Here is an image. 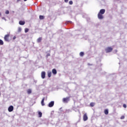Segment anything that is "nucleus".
Returning <instances> with one entry per match:
<instances>
[{"label":"nucleus","instance_id":"4","mask_svg":"<svg viewBox=\"0 0 127 127\" xmlns=\"http://www.w3.org/2000/svg\"><path fill=\"white\" fill-rule=\"evenodd\" d=\"M83 120L84 122H86V121L88 120V115H87V113L84 114L83 116Z\"/></svg>","mask_w":127,"mask_h":127},{"label":"nucleus","instance_id":"2","mask_svg":"<svg viewBox=\"0 0 127 127\" xmlns=\"http://www.w3.org/2000/svg\"><path fill=\"white\" fill-rule=\"evenodd\" d=\"M69 101H70V97H66L65 98H64L63 99V103H68V102H69Z\"/></svg>","mask_w":127,"mask_h":127},{"label":"nucleus","instance_id":"22","mask_svg":"<svg viewBox=\"0 0 127 127\" xmlns=\"http://www.w3.org/2000/svg\"><path fill=\"white\" fill-rule=\"evenodd\" d=\"M5 13L6 14H9V11H8V10H6Z\"/></svg>","mask_w":127,"mask_h":127},{"label":"nucleus","instance_id":"21","mask_svg":"<svg viewBox=\"0 0 127 127\" xmlns=\"http://www.w3.org/2000/svg\"><path fill=\"white\" fill-rule=\"evenodd\" d=\"M28 94H31V89H28L27 91Z\"/></svg>","mask_w":127,"mask_h":127},{"label":"nucleus","instance_id":"5","mask_svg":"<svg viewBox=\"0 0 127 127\" xmlns=\"http://www.w3.org/2000/svg\"><path fill=\"white\" fill-rule=\"evenodd\" d=\"M53 106H54V101H51L49 103L48 107H49V108H52Z\"/></svg>","mask_w":127,"mask_h":127},{"label":"nucleus","instance_id":"19","mask_svg":"<svg viewBox=\"0 0 127 127\" xmlns=\"http://www.w3.org/2000/svg\"><path fill=\"white\" fill-rule=\"evenodd\" d=\"M90 106L91 107H94V106H95V103L91 102V103L90 104Z\"/></svg>","mask_w":127,"mask_h":127},{"label":"nucleus","instance_id":"32","mask_svg":"<svg viewBox=\"0 0 127 127\" xmlns=\"http://www.w3.org/2000/svg\"><path fill=\"white\" fill-rule=\"evenodd\" d=\"M21 0H17V2H19V1H20Z\"/></svg>","mask_w":127,"mask_h":127},{"label":"nucleus","instance_id":"30","mask_svg":"<svg viewBox=\"0 0 127 127\" xmlns=\"http://www.w3.org/2000/svg\"><path fill=\"white\" fill-rule=\"evenodd\" d=\"M16 37L14 36V37H13V40H14V39H16Z\"/></svg>","mask_w":127,"mask_h":127},{"label":"nucleus","instance_id":"20","mask_svg":"<svg viewBox=\"0 0 127 127\" xmlns=\"http://www.w3.org/2000/svg\"><path fill=\"white\" fill-rule=\"evenodd\" d=\"M29 29L27 28H25V33H27V32L29 31Z\"/></svg>","mask_w":127,"mask_h":127},{"label":"nucleus","instance_id":"34","mask_svg":"<svg viewBox=\"0 0 127 127\" xmlns=\"http://www.w3.org/2000/svg\"><path fill=\"white\" fill-rule=\"evenodd\" d=\"M27 0H24V1H26Z\"/></svg>","mask_w":127,"mask_h":127},{"label":"nucleus","instance_id":"6","mask_svg":"<svg viewBox=\"0 0 127 127\" xmlns=\"http://www.w3.org/2000/svg\"><path fill=\"white\" fill-rule=\"evenodd\" d=\"M45 75H46V73L45 72V71H42L41 73V77L42 79L45 78Z\"/></svg>","mask_w":127,"mask_h":127},{"label":"nucleus","instance_id":"26","mask_svg":"<svg viewBox=\"0 0 127 127\" xmlns=\"http://www.w3.org/2000/svg\"><path fill=\"white\" fill-rule=\"evenodd\" d=\"M123 107H124V108H127V105L124 104Z\"/></svg>","mask_w":127,"mask_h":127},{"label":"nucleus","instance_id":"28","mask_svg":"<svg viewBox=\"0 0 127 127\" xmlns=\"http://www.w3.org/2000/svg\"><path fill=\"white\" fill-rule=\"evenodd\" d=\"M2 19H4V20H6V19H5V17H2Z\"/></svg>","mask_w":127,"mask_h":127},{"label":"nucleus","instance_id":"16","mask_svg":"<svg viewBox=\"0 0 127 127\" xmlns=\"http://www.w3.org/2000/svg\"><path fill=\"white\" fill-rule=\"evenodd\" d=\"M39 118H41L42 117V113L41 112H38Z\"/></svg>","mask_w":127,"mask_h":127},{"label":"nucleus","instance_id":"7","mask_svg":"<svg viewBox=\"0 0 127 127\" xmlns=\"http://www.w3.org/2000/svg\"><path fill=\"white\" fill-rule=\"evenodd\" d=\"M8 111L9 112H12V111H13V106H9L8 108Z\"/></svg>","mask_w":127,"mask_h":127},{"label":"nucleus","instance_id":"3","mask_svg":"<svg viewBox=\"0 0 127 127\" xmlns=\"http://www.w3.org/2000/svg\"><path fill=\"white\" fill-rule=\"evenodd\" d=\"M105 51L106 53H110V52H112V51H113V48L111 47H108L105 49Z\"/></svg>","mask_w":127,"mask_h":127},{"label":"nucleus","instance_id":"24","mask_svg":"<svg viewBox=\"0 0 127 127\" xmlns=\"http://www.w3.org/2000/svg\"><path fill=\"white\" fill-rule=\"evenodd\" d=\"M18 32H20L21 31V28L20 27L18 28Z\"/></svg>","mask_w":127,"mask_h":127},{"label":"nucleus","instance_id":"31","mask_svg":"<svg viewBox=\"0 0 127 127\" xmlns=\"http://www.w3.org/2000/svg\"><path fill=\"white\" fill-rule=\"evenodd\" d=\"M68 22H69V23H72V21H68L67 22V23H68Z\"/></svg>","mask_w":127,"mask_h":127},{"label":"nucleus","instance_id":"33","mask_svg":"<svg viewBox=\"0 0 127 127\" xmlns=\"http://www.w3.org/2000/svg\"><path fill=\"white\" fill-rule=\"evenodd\" d=\"M88 65L89 66H90V65H92V64H88Z\"/></svg>","mask_w":127,"mask_h":127},{"label":"nucleus","instance_id":"10","mask_svg":"<svg viewBox=\"0 0 127 127\" xmlns=\"http://www.w3.org/2000/svg\"><path fill=\"white\" fill-rule=\"evenodd\" d=\"M52 73L53 74H54V75H56V74H57V70H56V69L55 68L53 69Z\"/></svg>","mask_w":127,"mask_h":127},{"label":"nucleus","instance_id":"18","mask_svg":"<svg viewBox=\"0 0 127 127\" xmlns=\"http://www.w3.org/2000/svg\"><path fill=\"white\" fill-rule=\"evenodd\" d=\"M0 45H3V41L1 39H0Z\"/></svg>","mask_w":127,"mask_h":127},{"label":"nucleus","instance_id":"8","mask_svg":"<svg viewBox=\"0 0 127 127\" xmlns=\"http://www.w3.org/2000/svg\"><path fill=\"white\" fill-rule=\"evenodd\" d=\"M9 37V35H8V34L5 35V36L4 37V39L5 41H8V37Z\"/></svg>","mask_w":127,"mask_h":127},{"label":"nucleus","instance_id":"25","mask_svg":"<svg viewBox=\"0 0 127 127\" xmlns=\"http://www.w3.org/2000/svg\"><path fill=\"white\" fill-rule=\"evenodd\" d=\"M125 119V116H122L121 117V120H124Z\"/></svg>","mask_w":127,"mask_h":127},{"label":"nucleus","instance_id":"11","mask_svg":"<svg viewBox=\"0 0 127 127\" xmlns=\"http://www.w3.org/2000/svg\"><path fill=\"white\" fill-rule=\"evenodd\" d=\"M44 100H45V98H43L41 101V104L42 106H45V104H44Z\"/></svg>","mask_w":127,"mask_h":127},{"label":"nucleus","instance_id":"13","mask_svg":"<svg viewBox=\"0 0 127 127\" xmlns=\"http://www.w3.org/2000/svg\"><path fill=\"white\" fill-rule=\"evenodd\" d=\"M104 114H105V115H109V110L105 109L104 110Z\"/></svg>","mask_w":127,"mask_h":127},{"label":"nucleus","instance_id":"35","mask_svg":"<svg viewBox=\"0 0 127 127\" xmlns=\"http://www.w3.org/2000/svg\"><path fill=\"white\" fill-rule=\"evenodd\" d=\"M0 15H1V13L0 12Z\"/></svg>","mask_w":127,"mask_h":127},{"label":"nucleus","instance_id":"12","mask_svg":"<svg viewBox=\"0 0 127 127\" xmlns=\"http://www.w3.org/2000/svg\"><path fill=\"white\" fill-rule=\"evenodd\" d=\"M42 40V37H39L38 39H37V42L38 43H40V42H41Z\"/></svg>","mask_w":127,"mask_h":127},{"label":"nucleus","instance_id":"29","mask_svg":"<svg viewBox=\"0 0 127 127\" xmlns=\"http://www.w3.org/2000/svg\"><path fill=\"white\" fill-rule=\"evenodd\" d=\"M69 1V0H64V2H68V1Z\"/></svg>","mask_w":127,"mask_h":127},{"label":"nucleus","instance_id":"23","mask_svg":"<svg viewBox=\"0 0 127 127\" xmlns=\"http://www.w3.org/2000/svg\"><path fill=\"white\" fill-rule=\"evenodd\" d=\"M69 4H70V5L73 4V1H72V0L69 1Z\"/></svg>","mask_w":127,"mask_h":127},{"label":"nucleus","instance_id":"1","mask_svg":"<svg viewBox=\"0 0 127 127\" xmlns=\"http://www.w3.org/2000/svg\"><path fill=\"white\" fill-rule=\"evenodd\" d=\"M106 12V9H101L100 10L98 14V17L99 19H103L104 18V14Z\"/></svg>","mask_w":127,"mask_h":127},{"label":"nucleus","instance_id":"17","mask_svg":"<svg viewBox=\"0 0 127 127\" xmlns=\"http://www.w3.org/2000/svg\"><path fill=\"white\" fill-rule=\"evenodd\" d=\"M39 19L41 20L44 19V16L43 15H40Z\"/></svg>","mask_w":127,"mask_h":127},{"label":"nucleus","instance_id":"9","mask_svg":"<svg viewBox=\"0 0 127 127\" xmlns=\"http://www.w3.org/2000/svg\"><path fill=\"white\" fill-rule=\"evenodd\" d=\"M19 24H20V25H24L25 24V21L20 20L19 22Z\"/></svg>","mask_w":127,"mask_h":127},{"label":"nucleus","instance_id":"27","mask_svg":"<svg viewBox=\"0 0 127 127\" xmlns=\"http://www.w3.org/2000/svg\"><path fill=\"white\" fill-rule=\"evenodd\" d=\"M50 56V54L48 53L47 54V57Z\"/></svg>","mask_w":127,"mask_h":127},{"label":"nucleus","instance_id":"15","mask_svg":"<svg viewBox=\"0 0 127 127\" xmlns=\"http://www.w3.org/2000/svg\"><path fill=\"white\" fill-rule=\"evenodd\" d=\"M84 53L83 52H81L80 53H79V55L81 57H83V56H84Z\"/></svg>","mask_w":127,"mask_h":127},{"label":"nucleus","instance_id":"14","mask_svg":"<svg viewBox=\"0 0 127 127\" xmlns=\"http://www.w3.org/2000/svg\"><path fill=\"white\" fill-rule=\"evenodd\" d=\"M52 75V72H48V76L49 78H51Z\"/></svg>","mask_w":127,"mask_h":127}]
</instances>
